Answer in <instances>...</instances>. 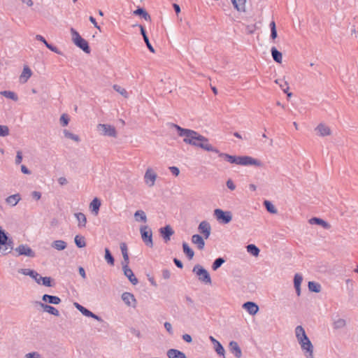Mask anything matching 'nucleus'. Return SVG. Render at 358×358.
<instances>
[{
    "label": "nucleus",
    "mask_w": 358,
    "mask_h": 358,
    "mask_svg": "<svg viewBox=\"0 0 358 358\" xmlns=\"http://www.w3.org/2000/svg\"><path fill=\"white\" fill-rule=\"evenodd\" d=\"M170 127H173L177 130L178 136L183 137V141L186 144L200 148L206 151L213 152L215 153L219 152V150L216 148L209 143V141L206 137L199 134L196 131L189 129L182 128L179 125L173 123H171Z\"/></svg>",
    "instance_id": "f257e3e1"
},
{
    "label": "nucleus",
    "mask_w": 358,
    "mask_h": 358,
    "mask_svg": "<svg viewBox=\"0 0 358 358\" xmlns=\"http://www.w3.org/2000/svg\"><path fill=\"white\" fill-rule=\"evenodd\" d=\"M71 33L72 35V41L74 43V44L77 47L83 50L85 53H90V48L87 41L85 39L83 38L79 34V33L77 31H76L73 28L71 29Z\"/></svg>",
    "instance_id": "f03ea898"
},
{
    "label": "nucleus",
    "mask_w": 358,
    "mask_h": 358,
    "mask_svg": "<svg viewBox=\"0 0 358 358\" xmlns=\"http://www.w3.org/2000/svg\"><path fill=\"white\" fill-rule=\"evenodd\" d=\"M192 271L197 275L199 280L201 282H202L205 284H210L211 283V278H210V274L208 273L207 270L203 268L201 265H199V264L195 265L193 268Z\"/></svg>",
    "instance_id": "7ed1b4c3"
},
{
    "label": "nucleus",
    "mask_w": 358,
    "mask_h": 358,
    "mask_svg": "<svg viewBox=\"0 0 358 358\" xmlns=\"http://www.w3.org/2000/svg\"><path fill=\"white\" fill-rule=\"evenodd\" d=\"M141 238L145 244L150 247H153L152 232L148 225H143L140 227Z\"/></svg>",
    "instance_id": "20e7f679"
},
{
    "label": "nucleus",
    "mask_w": 358,
    "mask_h": 358,
    "mask_svg": "<svg viewBox=\"0 0 358 358\" xmlns=\"http://www.w3.org/2000/svg\"><path fill=\"white\" fill-rule=\"evenodd\" d=\"M213 215L217 220L222 224H228L232 220V213L230 211H224L217 208L214 210Z\"/></svg>",
    "instance_id": "39448f33"
},
{
    "label": "nucleus",
    "mask_w": 358,
    "mask_h": 358,
    "mask_svg": "<svg viewBox=\"0 0 358 358\" xmlns=\"http://www.w3.org/2000/svg\"><path fill=\"white\" fill-rule=\"evenodd\" d=\"M97 130L103 136L116 137L117 131L115 127L107 124H99Z\"/></svg>",
    "instance_id": "423d86ee"
},
{
    "label": "nucleus",
    "mask_w": 358,
    "mask_h": 358,
    "mask_svg": "<svg viewBox=\"0 0 358 358\" xmlns=\"http://www.w3.org/2000/svg\"><path fill=\"white\" fill-rule=\"evenodd\" d=\"M238 165L262 166V162L250 156H239Z\"/></svg>",
    "instance_id": "0eeeda50"
},
{
    "label": "nucleus",
    "mask_w": 358,
    "mask_h": 358,
    "mask_svg": "<svg viewBox=\"0 0 358 358\" xmlns=\"http://www.w3.org/2000/svg\"><path fill=\"white\" fill-rule=\"evenodd\" d=\"M157 175L152 168H148L144 175V182L149 187L155 185Z\"/></svg>",
    "instance_id": "6e6552de"
},
{
    "label": "nucleus",
    "mask_w": 358,
    "mask_h": 358,
    "mask_svg": "<svg viewBox=\"0 0 358 358\" xmlns=\"http://www.w3.org/2000/svg\"><path fill=\"white\" fill-rule=\"evenodd\" d=\"M15 250L17 253V255H24L29 257H35V252L33 250L25 244L20 245L15 249Z\"/></svg>",
    "instance_id": "1a4fd4ad"
},
{
    "label": "nucleus",
    "mask_w": 358,
    "mask_h": 358,
    "mask_svg": "<svg viewBox=\"0 0 358 358\" xmlns=\"http://www.w3.org/2000/svg\"><path fill=\"white\" fill-rule=\"evenodd\" d=\"M199 231L203 235L205 239H208L211 234V227L208 222L203 220L198 226Z\"/></svg>",
    "instance_id": "9d476101"
},
{
    "label": "nucleus",
    "mask_w": 358,
    "mask_h": 358,
    "mask_svg": "<svg viewBox=\"0 0 358 358\" xmlns=\"http://www.w3.org/2000/svg\"><path fill=\"white\" fill-rule=\"evenodd\" d=\"M317 134L320 136L324 137L331 134V129L324 123H320L315 129Z\"/></svg>",
    "instance_id": "9b49d317"
},
{
    "label": "nucleus",
    "mask_w": 358,
    "mask_h": 358,
    "mask_svg": "<svg viewBox=\"0 0 358 358\" xmlns=\"http://www.w3.org/2000/svg\"><path fill=\"white\" fill-rule=\"evenodd\" d=\"M302 351L303 352L306 358H314L313 350L314 347L311 341L305 343V344L301 346Z\"/></svg>",
    "instance_id": "f8f14e48"
},
{
    "label": "nucleus",
    "mask_w": 358,
    "mask_h": 358,
    "mask_svg": "<svg viewBox=\"0 0 358 358\" xmlns=\"http://www.w3.org/2000/svg\"><path fill=\"white\" fill-rule=\"evenodd\" d=\"M159 233L166 243L171 240V236L174 234V231L170 225H166L159 229Z\"/></svg>",
    "instance_id": "ddd939ff"
},
{
    "label": "nucleus",
    "mask_w": 358,
    "mask_h": 358,
    "mask_svg": "<svg viewBox=\"0 0 358 358\" xmlns=\"http://www.w3.org/2000/svg\"><path fill=\"white\" fill-rule=\"evenodd\" d=\"M191 241L199 250H203L205 247V241L202 236L199 234H194L191 238Z\"/></svg>",
    "instance_id": "4468645a"
},
{
    "label": "nucleus",
    "mask_w": 358,
    "mask_h": 358,
    "mask_svg": "<svg viewBox=\"0 0 358 358\" xmlns=\"http://www.w3.org/2000/svg\"><path fill=\"white\" fill-rule=\"evenodd\" d=\"M229 351L237 358L242 356V351L236 341H232L229 344Z\"/></svg>",
    "instance_id": "2eb2a0df"
},
{
    "label": "nucleus",
    "mask_w": 358,
    "mask_h": 358,
    "mask_svg": "<svg viewBox=\"0 0 358 358\" xmlns=\"http://www.w3.org/2000/svg\"><path fill=\"white\" fill-rule=\"evenodd\" d=\"M36 303L43 308V311L48 313L51 315H53L55 316L59 315V310L57 309H56L55 307L48 305L46 303H44L43 302H36Z\"/></svg>",
    "instance_id": "dca6fc26"
},
{
    "label": "nucleus",
    "mask_w": 358,
    "mask_h": 358,
    "mask_svg": "<svg viewBox=\"0 0 358 358\" xmlns=\"http://www.w3.org/2000/svg\"><path fill=\"white\" fill-rule=\"evenodd\" d=\"M243 307L252 315H255L259 310L258 306L252 301L245 302L243 303Z\"/></svg>",
    "instance_id": "f3484780"
},
{
    "label": "nucleus",
    "mask_w": 358,
    "mask_h": 358,
    "mask_svg": "<svg viewBox=\"0 0 358 358\" xmlns=\"http://www.w3.org/2000/svg\"><path fill=\"white\" fill-rule=\"evenodd\" d=\"M123 271H124V274L126 277H127V278L129 279V280L133 284V285H136L138 281V279L135 277L133 271H131V268H129L128 266H123Z\"/></svg>",
    "instance_id": "a211bd4d"
},
{
    "label": "nucleus",
    "mask_w": 358,
    "mask_h": 358,
    "mask_svg": "<svg viewBox=\"0 0 358 358\" xmlns=\"http://www.w3.org/2000/svg\"><path fill=\"white\" fill-rule=\"evenodd\" d=\"M166 355L169 358H187L184 352L176 349L169 350Z\"/></svg>",
    "instance_id": "6ab92c4d"
},
{
    "label": "nucleus",
    "mask_w": 358,
    "mask_h": 358,
    "mask_svg": "<svg viewBox=\"0 0 358 358\" xmlns=\"http://www.w3.org/2000/svg\"><path fill=\"white\" fill-rule=\"evenodd\" d=\"M122 299L129 306H134V305L132 304V302L134 303H136L134 296L129 292H124L122 294Z\"/></svg>",
    "instance_id": "aec40b11"
},
{
    "label": "nucleus",
    "mask_w": 358,
    "mask_h": 358,
    "mask_svg": "<svg viewBox=\"0 0 358 358\" xmlns=\"http://www.w3.org/2000/svg\"><path fill=\"white\" fill-rule=\"evenodd\" d=\"M42 300L46 303L55 305L59 304L61 302V299L59 297L49 294H44L42 296Z\"/></svg>",
    "instance_id": "412c9836"
},
{
    "label": "nucleus",
    "mask_w": 358,
    "mask_h": 358,
    "mask_svg": "<svg viewBox=\"0 0 358 358\" xmlns=\"http://www.w3.org/2000/svg\"><path fill=\"white\" fill-rule=\"evenodd\" d=\"M309 223L311 224H318L321 225L324 229H329L331 226L330 224L325 222L324 220L318 218V217H313L309 220Z\"/></svg>",
    "instance_id": "4be33fe9"
},
{
    "label": "nucleus",
    "mask_w": 358,
    "mask_h": 358,
    "mask_svg": "<svg viewBox=\"0 0 358 358\" xmlns=\"http://www.w3.org/2000/svg\"><path fill=\"white\" fill-rule=\"evenodd\" d=\"M100 206L101 201L98 198H94L90 204V208L95 215H98Z\"/></svg>",
    "instance_id": "5701e85b"
},
{
    "label": "nucleus",
    "mask_w": 358,
    "mask_h": 358,
    "mask_svg": "<svg viewBox=\"0 0 358 358\" xmlns=\"http://www.w3.org/2000/svg\"><path fill=\"white\" fill-rule=\"evenodd\" d=\"M219 156L224 157L227 162L231 164H236L238 165L239 156L230 155L226 153L218 152Z\"/></svg>",
    "instance_id": "b1692460"
},
{
    "label": "nucleus",
    "mask_w": 358,
    "mask_h": 358,
    "mask_svg": "<svg viewBox=\"0 0 358 358\" xmlns=\"http://www.w3.org/2000/svg\"><path fill=\"white\" fill-rule=\"evenodd\" d=\"M21 197L19 194H13L11 196H8L6 199V202L10 205L11 206H15L17 204V203L20 201Z\"/></svg>",
    "instance_id": "393cba45"
},
{
    "label": "nucleus",
    "mask_w": 358,
    "mask_h": 358,
    "mask_svg": "<svg viewBox=\"0 0 358 358\" xmlns=\"http://www.w3.org/2000/svg\"><path fill=\"white\" fill-rule=\"evenodd\" d=\"M139 27H140V29H141V34L143 36V40H144V41H145V43L146 44V46L148 47V48L149 49V50L151 52H155V50H154L153 47L152 46V45L150 44V43L149 38H148V36L146 34L145 29L141 25H139Z\"/></svg>",
    "instance_id": "a878e982"
},
{
    "label": "nucleus",
    "mask_w": 358,
    "mask_h": 358,
    "mask_svg": "<svg viewBox=\"0 0 358 358\" xmlns=\"http://www.w3.org/2000/svg\"><path fill=\"white\" fill-rule=\"evenodd\" d=\"M271 52L273 60L277 63L281 64L282 60V53L275 47L271 48Z\"/></svg>",
    "instance_id": "bb28decb"
},
{
    "label": "nucleus",
    "mask_w": 358,
    "mask_h": 358,
    "mask_svg": "<svg viewBox=\"0 0 358 358\" xmlns=\"http://www.w3.org/2000/svg\"><path fill=\"white\" fill-rule=\"evenodd\" d=\"M295 334L297 339V341H300L301 339L306 340V338L308 337L306 331L302 326H297L295 328Z\"/></svg>",
    "instance_id": "cd10ccee"
},
{
    "label": "nucleus",
    "mask_w": 358,
    "mask_h": 358,
    "mask_svg": "<svg viewBox=\"0 0 358 358\" xmlns=\"http://www.w3.org/2000/svg\"><path fill=\"white\" fill-rule=\"evenodd\" d=\"M75 217H76L78 222V227H85L86 226L87 223V218L85 214L83 213H76L74 214Z\"/></svg>",
    "instance_id": "c85d7f7f"
},
{
    "label": "nucleus",
    "mask_w": 358,
    "mask_h": 358,
    "mask_svg": "<svg viewBox=\"0 0 358 358\" xmlns=\"http://www.w3.org/2000/svg\"><path fill=\"white\" fill-rule=\"evenodd\" d=\"M231 2L238 11H245L246 0H231Z\"/></svg>",
    "instance_id": "c756f323"
},
{
    "label": "nucleus",
    "mask_w": 358,
    "mask_h": 358,
    "mask_svg": "<svg viewBox=\"0 0 358 358\" xmlns=\"http://www.w3.org/2000/svg\"><path fill=\"white\" fill-rule=\"evenodd\" d=\"M13 248V241L8 239L6 245H1L0 246V252L3 255H6L7 253L10 252Z\"/></svg>",
    "instance_id": "7c9ffc66"
},
{
    "label": "nucleus",
    "mask_w": 358,
    "mask_h": 358,
    "mask_svg": "<svg viewBox=\"0 0 358 358\" xmlns=\"http://www.w3.org/2000/svg\"><path fill=\"white\" fill-rule=\"evenodd\" d=\"M134 218L136 222H147V216L145 213L142 210H138L134 213Z\"/></svg>",
    "instance_id": "2f4dec72"
},
{
    "label": "nucleus",
    "mask_w": 358,
    "mask_h": 358,
    "mask_svg": "<svg viewBox=\"0 0 358 358\" xmlns=\"http://www.w3.org/2000/svg\"><path fill=\"white\" fill-rule=\"evenodd\" d=\"M51 245L57 250H63L66 248L67 244L62 240H57L53 241Z\"/></svg>",
    "instance_id": "473e14b6"
},
{
    "label": "nucleus",
    "mask_w": 358,
    "mask_h": 358,
    "mask_svg": "<svg viewBox=\"0 0 358 358\" xmlns=\"http://www.w3.org/2000/svg\"><path fill=\"white\" fill-rule=\"evenodd\" d=\"M346 326V321L342 318H338L333 322V327L334 329H343Z\"/></svg>",
    "instance_id": "72a5a7b5"
},
{
    "label": "nucleus",
    "mask_w": 358,
    "mask_h": 358,
    "mask_svg": "<svg viewBox=\"0 0 358 358\" xmlns=\"http://www.w3.org/2000/svg\"><path fill=\"white\" fill-rule=\"evenodd\" d=\"M182 249L184 253L187 256L189 259H192L194 255V252L193 250L189 248V245L187 243L184 242L182 243Z\"/></svg>",
    "instance_id": "f704fd0d"
},
{
    "label": "nucleus",
    "mask_w": 358,
    "mask_h": 358,
    "mask_svg": "<svg viewBox=\"0 0 358 358\" xmlns=\"http://www.w3.org/2000/svg\"><path fill=\"white\" fill-rule=\"evenodd\" d=\"M247 252L254 257H257L259 254V249L254 244H250L246 247Z\"/></svg>",
    "instance_id": "c9c22d12"
},
{
    "label": "nucleus",
    "mask_w": 358,
    "mask_h": 358,
    "mask_svg": "<svg viewBox=\"0 0 358 358\" xmlns=\"http://www.w3.org/2000/svg\"><path fill=\"white\" fill-rule=\"evenodd\" d=\"M63 134H64V136L66 138L71 139V140L74 141L75 142L78 143V142L80 141V137L78 135L74 134L70 132L67 129H64L63 131Z\"/></svg>",
    "instance_id": "e433bc0d"
},
{
    "label": "nucleus",
    "mask_w": 358,
    "mask_h": 358,
    "mask_svg": "<svg viewBox=\"0 0 358 358\" xmlns=\"http://www.w3.org/2000/svg\"><path fill=\"white\" fill-rule=\"evenodd\" d=\"M74 241L78 248H82L86 246L84 236L76 235Z\"/></svg>",
    "instance_id": "4c0bfd02"
},
{
    "label": "nucleus",
    "mask_w": 358,
    "mask_h": 358,
    "mask_svg": "<svg viewBox=\"0 0 358 358\" xmlns=\"http://www.w3.org/2000/svg\"><path fill=\"white\" fill-rule=\"evenodd\" d=\"M0 94L8 98V99H12L15 101H17V99H18L16 94L12 91H7V90L1 91L0 92Z\"/></svg>",
    "instance_id": "58836bf2"
},
{
    "label": "nucleus",
    "mask_w": 358,
    "mask_h": 358,
    "mask_svg": "<svg viewBox=\"0 0 358 358\" xmlns=\"http://www.w3.org/2000/svg\"><path fill=\"white\" fill-rule=\"evenodd\" d=\"M275 83L279 85L285 93H287L289 87L287 81L281 79H276Z\"/></svg>",
    "instance_id": "ea45409f"
},
{
    "label": "nucleus",
    "mask_w": 358,
    "mask_h": 358,
    "mask_svg": "<svg viewBox=\"0 0 358 358\" xmlns=\"http://www.w3.org/2000/svg\"><path fill=\"white\" fill-rule=\"evenodd\" d=\"M134 14L136 15L142 16L145 20H150V16L149 14L142 8H138L134 11Z\"/></svg>",
    "instance_id": "a19ab883"
},
{
    "label": "nucleus",
    "mask_w": 358,
    "mask_h": 358,
    "mask_svg": "<svg viewBox=\"0 0 358 358\" xmlns=\"http://www.w3.org/2000/svg\"><path fill=\"white\" fill-rule=\"evenodd\" d=\"M104 258L109 265H110V266L114 265L115 259H114L113 255H111L108 248H105Z\"/></svg>",
    "instance_id": "79ce46f5"
},
{
    "label": "nucleus",
    "mask_w": 358,
    "mask_h": 358,
    "mask_svg": "<svg viewBox=\"0 0 358 358\" xmlns=\"http://www.w3.org/2000/svg\"><path fill=\"white\" fill-rule=\"evenodd\" d=\"M81 313L86 317H92V318L96 320L97 321H99V322L103 321L102 319L99 316L95 315L94 313H93L92 312H91L86 308H84V310H83V312Z\"/></svg>",
    "instance_id": "37998d69"
},
{
    "label": "nucleus",
    "mask_w": 358,
    "mask_h": 358,
    "mask_svg": "<svg viewBox=\"0 0 358 358\" xmlns=\"http://www.w3.org/2000/svg\"><path fill=\"white\" fill-rule=\"evenodd\" d=\"M308 289L311 292L318 293L321 291V285L317 282H309Z\"/></svg>",
    "instance_id": "c03bdc74"
},
{
    "label": "nucleus",
    "mask_w": 358,
    "mask_h": 358,
    "mask_svg": "<svg viewBox=\"0 0 358 358\" xmlns=\"http://www.w3.org/2000/svg\"><path fill=\"white\" fill-rule=\"evenodd\" d=\"M264 205L266 208V209L271 213L272 214H275L277 213V209L275 208V207L272 204V203L269 201H264Z\"/></svg>",
    "instance_id": "a18cd8bd"
},
{
    "label": "nucleus",
    "mask_w": 358,
    "mask_h": 358,
    "mask_svg": "<svg viewBox=\"0 0 358 358\" xmlns=\"http://www.w3.org/2000/svg\"><path fill=\"white\" fill-rule=\"evenodd\" d=\"M31 71L28 66H24L23 69V71L21 74V79H24V82H27V80L31 77Z\"/></svg>",
    "instance_id": "49530a36"
},
{
    "label": "nucleus",
    "mask_w": 358,
    "mask_h": 358,
    "mask_svg": "<svg viewBox=\"0 0 358 358\" xmlns=\"http://www.w3.org/2000/svg\"><path fill=\"white\" fill-rule=\"evenodd\" d=\"M225 260L222 257L217 258L212 264V268L213 271L218 269L224 263Z\"/></svg>",
    "instance_id": "de8ad7c7"
},
{
    "label": "nucleus",
    "mask_w": 358,
    "mask_h": 358,
    "mask_svg": "<svg viewBox=\"0 0 358 358\" xmlns=\"http://www.w3.org/2000/svg\"><path fill=\"white\" fill-rule=\"evenodd\" d=\"M213 347L215 351L217 353V355H219L220 356H222L224 358L225 350L222 344L220 342H218L217 343H215V345H214Z\"/></svg>",
    "instance_id": "09e8293b"
},
{
    "label": "nucleus",
    "mask_w": 358,
    "mask_h": 358,
    "mask_svg": "<svg viewBox=\"0 0 358 358\" xmlns=\"http://www.w3.org/2000/svg\"><path fill=\"white\" fill-rule=\"evenodd\" d=\"M113 88L114 89V90H115L117 92L120 93L124 98H127L129 96V94L127 92V90L124 88L120 87V85H114L113 86Z\"/></svg>",
    "instance_id": "8fccbe9b"
},
{
    "label": "nucleus",
    "mask_w": 358,
    "mask_h": 358,
    "mask_svg": "<svg viewBox=\"0 0 358 358\" xmlns=\"http://www.w3.org/2000/svg\"><path fill=\"white\" fill-rule=\"evenodd\" d=\"M8 237L4 230L0 229V246L1 245H6Z\"/></svg>",
    "instance_id": "3c124183"
},
{
    "label": "nucleus",
    "mask_w": 358,
    "mask_h": 358,
    "mask_svg": "<svg viewBox=\"0 0 358 358\" xmlns=\"http://www.w3.org/2000/svg\"><path fill=\"white\" fill-rule=\"evenodd\" d=\"M120 250H121L124 260H127L129 257V254H128L127 246L125 243H122L120 244Z\"/></svg>",
    "instance_id": "603ef678"
},
{
    "label": "nucleus",
    "mask_w": 358,
    "mask_h": 358,
    "mask_svg": "<svg viewBox=\"0 0 358 358\" xmlns=\"http://www.w3.org/2000/svg\"><path fill=\"white\" fill-rule=\"evenodd\" d=\"M9 135V129L6 125H0V136H7Z\"/></svg>",
    "instance_id": "864d4df0"
},
{
    "label": "nucleus",
    "mask_w": 358,
    "mask_h": 358,
    "mask_svg": "<svg viewBox=\"0 0 358 358\" xmlns=\"http://www.w3.org/2000/svg\"><path fill=\"white\" fill-rule=\"evenodd\" d=\"M52 278L50 277H43L41 284L46 287H52Z\"/></svg>",
    "instance_id": "5fc2aeb1"
},
{
    "label": "nucleus",
    "mask_w": 358,
    "mask_h": 358,
    "mask_svg": "<svg viewBox=\"0 0 358 358\" xmlns=\"http://www.w3.org/2000/svg\"><path fill=\"white\" fill-rule=\"evenodd\" d=\"M302 280H303V277L301 276V275H300L299 273L295 274L294 278V287L301 286Z\"/></svg>",
    "instance_id": "6e6d98bb"
},
{
    "label": "nucleus",
    "mask_w": 358,
    "mask_h": 358,
    "mask_svg": "<svg viewBox=\"0 0 358 358\" xmlns=\"http://www.w3.org/2000/svg\"><path fill=\"white\" fill-rule=\"evenodd\" d=\"M60 123L63 127L67 126L69 122V118L66 114L61 115L59 119Z\"/></svg>",
    "instance_id": "4d7b16f0"
},
{
    "label": "nucleus",
    "mask_w": 358,
    "mask_h": 358,
    "mask_svg": "<svg viewBox=\"0 0 358 358\" xmlns=\"http://www.w3.org/2000/svg\"><path fill=\"white\" fill-rule=\"evenodd\" d=\"M18 272L25 275H29L30 277L34 274V271L29 268H21Z\"/></svg>",
    "instance_id": "13d9d810"
},
{
    "label": "nucleus",
    "mask_w": 358,
    "mask_h": 358,
    "mask_svg": "<svg viewBox=\"0 0 358 358\" xmlns=\"http://www.w3.org/2000/svg\"><path fill=\"white\" fill-rule=\"evenodd\" d=\"M31 278H32L38 284H41L43 277L36 271H34V274L31 275Z\"/></svg>",
    "instance_id": "bf43d9fd"
},
{
    "label": "nucleus",
    "mask_w": 358,
    "mask_h": 358,
    "mask_svg": "<svg viewBox=\"0 0 358 358\" xmlns=\"http://www.w3.org/2000/svg\"><path fill=\"white\" fill-rule=\"evenodd\" d=\"M45 46L49 50H50L51 51H52V52H55L57 54H59V55L62 54V52L59 50V49L57 47H55V46H54V45H51V44H50L48 43H45Z\"/></svg>",
    "instance_id": "052dcab7"
},
{
    "label": "nucleus",
    "mask_w": 358,
    "mask_h": 358,
    "mask_svg": "<svg viewBox=\"0 0 358 358\" xmlns=\"http://www.w3.org/2000/svg\"><path fill=\"white\" fill-rule=\"evenodd\" d=\"M25 358H41V355L37 352H33L26 354Z\"/></svg>",
    "instance_id": "680f3d73"
},
{
    "label": "nucleus",
    "mask_w": 358,
    "mask_h": 358,
    "mask_svg": "<svg viewBox=\"0 0 358 358\" xmlns=\"http://www.w3.org/2000/svg\"><path fill=\"white\" fill-rule=\"evenodd\" d=\"M169 170L171 172V173L175 176H178L180 173V170L176 166H170Z\"/></svg>",
    "instance_id": "e2e57ef3"
},
{
    "label": "nucleus",
    "mask_w": 358,
    "mask_h": 358,
    "mask_svg": "<svg viewBox=\"0 0 358 358\" xmlns=\"http://www.w3.org/2000/svg\"><path fill=\"white\" fill-rule=\"evenodd\" d=\"M22 160V155L21 151H17L15 158V164H20Z\"/></svg>",
    "instance_id": "0e129e2a"
},
{
    "label": "nucleus",
    "mask_w": 358,
    "mask_h": 358,
    "mask_svg": "<svg viewBox=\"0 0 358 358\" xmlns=\"http://www.w3.org/2000/svg\"><path fill=\"white\" fill-rule=\"evenodd\" d=\"M227 186L230 190H234L236 189V185L231 179L227 181Z\"/></svg>",
    "instance_id": "69168bd1"
},
{
    "label": "nucleus",
    "mask_w": 358,
    "mask_h": 358,
    "mask_svg": "<svg viewBox=\"0 0 358 358\" xmlns=\"http://www.w3.org/2000/svg\"><path fill=\"white\" fill-rule=\"evenodd\" d=\"M164 327L170 334H173L172 325L170 322H166L164 323Z\"/></svg>",
    "instance_id": "338daca9"
},
{
    "label": "nucleus",
    "mask_w": 358,
    "mask_h": 358,
    "mask_svg": "<svg viewBox=\"0 0 358 358\" xmlns=\"http://www.w3.org/2000/svg\"><path fill=\"white\" fill-rule=\"evenodd\" d=\"M162 277L164 279H169L171 277V273L168 269H164L162 271Z\"/></svg>",
    "instance_id": "774afa93"
}]
</instances>
